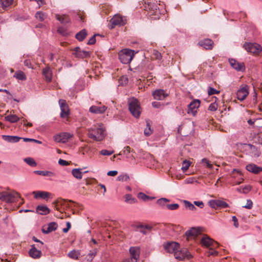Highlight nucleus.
Returning <instances> with one entry per match:
<instances>
[{
	"mask_svg": "<svg viewBox=\"0 0 262 262\" xmlns=\"http://www.w3.org/2000/svg\"><path fill=\"white\" fill-rule=\"evenodd\" d=\"M104 130L100 126H94L88 129V136L96 141H102L104 138Z\"/></svg>",
	"mask_w": 262,
	"mask_h": 262,
	"instance_id": "f257e3e1",
	"label": "nucleus"
},
{
	"mask_svg": "<svg viewBox=\"0 0 262 262\" xmlns=\"http://www.w3.org/2000/svg\"><path fill=\"white\" fill-rule=\"evenodd\" d=\"M135 54L134 50L129 49H124L121 50L119 53V59L123 64L129 63L132 60Z\"/></svg>",
	"mask_w": 262,
	"mask_h": 262,
	"instance_id": "f03ea898",
	"label": "nucleus"
},
{
	"mask_svg": "<svg viewBox=\"0 0 262 262\" xmlns=\"http://www.w3.org/2000/svg\"><path fill=\"white\" fill-rule=\"evenodd\" d=\"M128 103L130 113L135 117L139 118L141 112V108L138 99L134 97L130 98L128 99Z\"/></svg>",
	"mask_w": 262,
	"mask_h": 262,
	"instance_id": "7ed1b4c3",
	"label": "nucleus"
},
{
	"mask_svg": "<svg viewBox=\"0 0 262 262\" xmlns=\"http://www.w3.org/2000/svg\"><path fill=\"white\" fill-rule=\"evenodd\" d=\"M20 194L16 191L8 192L3 191L0 193V200L7 203H11L17 201L18 198H20Z\"/></svg>",
	"mask_w": 262,
	"mask_h": 262,
	"instance_id": "20e7f679",
	"label": "nucleus"
},
{
	"mask_svg": "<svg viewBox=\"0 0 262 262\" xmlns=\"http://www.w3.org/2000/svg\"><path fill=\"white\" fill-rule=\"evenodd\" d=\"M243 48L248 52L253 54H258L262 51L260 45L256 43L245 42Z\"/></svg>",
	"mask_w": 262,
	"mask_h": 262,
	"instance_id": "39448f33",
	"label": "nucleus"
},
{
	"mask_svg": "<svg viewBox=\"0 0 262 262\" xmlns=\"http://www.w3.org/2000/svg\"><path fill=\"white\" fill-rule=\"evenodd\" d=\"M174 257L179 260L190 259L192 255L187 248H182L180 250H178L174 253Z\"/></svg>",
	"mask_w": 262,
	"mask_h": 262,
	"instance_id": "423d86ee",
	"label": "nucleus"
},
{
	"mask_svg": "<svg viewBox=\"0 0 262 262\" xmlns=\"http://www.w3.org/2000/svg\"><path fill=\"white\" fill-rule=\"evenodd\" d=\"M200 243L203 246H204L206 248H209L210 247L216 248L219 245L216 242L214 241L207 235L203 236L201 239Z\"/></svg>",
	"mask_w": 262,
	"mask_h": 262,
	"instance_id": "0eeeda50",
	"label": "nucleus"
},
{
	"mask_svg": "<svg viewBox=\"0 0 262 262\" xmlns=\"http://www.w3.org/2000/svg\"><path fill=\"white\" fill-rule=\"evenodd\" d=\"M249 94V87L247 85H242L237 91L236 96L238 100L242 101Z\"/></svg>",
	"mask_w": 262,
	"mask_h": 262,
	"instance_id": "6e6552de",
	"label": "nucleus"
},
{
	"mask_svg": "<svg viewBox=\"0 0 262 262\" xmlns=\"http://www.w3.org/2000/svg\"><path fill=\"white\" fill-rule=\"evenodd\" d=\"M59 104L61 110L60 117L62 118H67L70 115V109L66 100L59 99Z\"/></svg>",
	"mask_w": 262,
	"mask_h": 262,
	"instance_id": "1a4fd4ad",
	"label": "nucleus"
},
{
	"mask_svg": "<svg viewBox=\"0 0 262 262\" xmlns=\"http://www.w3.org/2000/svg\"><path fill=\"white\" fill-rule=\"evenodd\" d=\"M110 28L112 29L116 26H123L125 24V21L123 17L120 15H115L110 20Z\"/></svg>",
	"mask_w": 262,
	"mask_h": 262,
	"instance_id": "9d476101",
	"label": "nucleus"
},
{
	"mask_svg": "<svg viewBox=\"0 0 262 262\" xmlns=\"http://www.w3.org/2000/svg\"><path fill=\"white\" fill-rule=\"evenodd\" d=\"M163 246L167 252L174 254L180 249V244L175 242H167L164 244Z\"/></svg>",
	"mask_w": 262,
	"mask_h": 262,
	"instance_id": "9b49d317",
	"label": "nucleus"
},
{
	"mask_svg": "<svg viewBox=\"0 0 262 262\" xmlns=\"http://www.w3.org/2000/svg\"><path fill=\"white\" fill-rule=\"evenodd\" d=\"M132 262H137L140 257V249L139 247H131L129 250Z\"/></svg>",
	"mask_w": 262,
	"mask_h": 262,
	"instance_id": "f8f14e48",
	"label": "nucleus"
},
{
	"mask_svg": "<svg viewBox=\"0 0 262 262\" xmlns=\"http://www.w3.org/2000/svg\"><path fill=\"white\" fill-rule=\"evenodd\" d=\"M73 54L75 57L82 59L89 57L90 56V53L89 52L82 50L78 47L74 48Z\"/></svg>",
	"mask_w": 262,
	"mask_h": 262,
	"instance_id": "ddd939ff",
	"label": "nucleus"
},
{
	"mask_svg": "<svg viewBox=\"0 0 262 262\" xmlns=\"http://www.w3.org/2000/svg\"><path fill=\"white\" fill-rule=\"evenodd\" d=\"M169 96V94L162 89H158L152 92L154 98L157 100H163Z\"/></svg>",
	"mask_w": 262,
	"mask_h": 262,
	"instance_id": "4468645a",
	"label": "nucleus"
},
{
	"mask_svg": "<svg viewBox=\"0 0 262 262\" xmlns=\"http://www.w3.org/2000/svg\"><path fill=\"white\" fill-rule=\"evenodd\" d=\"M229 62L230 66L237 71L245 70V64L243 62H239L234 59H229Z\"/></svg>",
	"mask_w": 262,
	"mask_h": 262,
	"instance_id": "2eb2a0df",
	"label": "nucleus"
},
{
	"mask_svg": "<svg viewBox=\"0 0 262 262\" xmlns=\"http://www.w3.org/2000/svg\"><path fill=\"white\" fill-rule=\"evenodd\" d=\"M31 248L29 251V254L30 257L34 259H38L41 257L42 252L41 250L37 249L35 245H31Z\"/></svg>",
	"mask_w": 262,
	"mask_h": 262,
	"instance_id": "dca6fc26",
	"label": "nucleus"
},
{
	"mask_svg": "<svg viewBox=\"0 0 262 262\" xmlns=\"http://www.w3.org/2000/svg\"><path fill=\"white\" fill-rule=\"evenodd\" d=\"M200 101L198 99L193 100L188 105V113H191L193 115L196 113V110L200 106Z\"/></svg>",
	"mask_w": 262,
	"mask_h": 262,
	"instance_id": "f3484780",
	"label": "nucleus"
},
{
	"mask_svg": "<svg viewBox=\"0 0 262 262\" xmlns=\"http://www.w3.org/2000/svg\"><path fill=\"white\" fill-rule=\"evenodd\" d=\"M213 44V41L211 39L208 38L201 40L198 42V45L206 50H211Z\"/></svg>",
	"mask_w": 262,
	"mask_h": 262,
	"instance_id": "a211bd4d",
	"label": "nucleus"
},
{
	"mask_svg": "<svg viewBox=\"0 0 262 262\" xmlns=\"http://www.w3.org/2000/svg\"><path fill=\"white\" fill-rule=\"evenodd\" d=\"M58 225L55 222H51L47 226H43L42 228V232L45 234H48L57 229Z\"/></svg>",
	"mask_w": 262,
	"mask_h": 262,
	"instance_id": "6ab92c4d",
	"label": "nucleus"
},
{
	"mask_svg": "<svg viewBox=\"0 0 262 262\" xmlns=\"http://www.w3.org/2000/svg\"><path fill=\"white\" fill-rule=\"evenodd\" d=\"M107 107L102 106L92 105L89 108V111L93 114H103L106 110Z\"/></svg>",
	"mask_w": 262,
	"mask_h": 262,
	"instance_id": "aec40b11",
	"label": "nucleus"
},
{
	"mask_svg": "<svg viewBox=\"0 0 262 262\" xmlns=\"http://www.w3.org/2000/svg\"><path fill=\"white\" fill-rule=\"evenodd\" d=\"M246 169L255 174H257L262 171V167H259L254 164H249L246 166Z\"/></svg>",
	"mask_w": 262,
	"mask_h": 262,
	"instance_id": "412c9836",
	"label": "nucleus"
},
{
	"mask_svg": "<svg viewBox=\"0 0 262 262\" xmlns=\"http://www.w3.org/2000/svg\"><path fill=\"white\" fill-rule=\"evenodd\" d=\"M200 233V231L199 228L195 227L191 228L190 230L187 231L185 233V235L187 238L190 237H196Z\"/></svg>",
	"mask_w": 262,
	"mask_h": 262,
	"instance_id": "4be33fe9",
	"label": "nucleus"
},
{
	"mask_svg": "<svg viewBox=\"0 0 262 262\" xmlns=\"http://www.w3.org/2000/svg\"><path fill=\"white\" fill-rule=\"evenodd\" d=\"M33 193L34 194V196L36 199L41 198L42 199H45L48 198H49L51 195V193L47 191H33Z\"/></svg>",
	"mask_w": 262,
	"mask_h": 262,
	"instance_id": "5701e85b",
	"label": "nucleus"
},
{
	"mask_svg": "<svg viewBox=\"0 0 262 262\" xmlns=\"http://www.w3.org/2000/svg\"><path fill=\"white\" fill-rule=\"evenodd\" d=\"M2 137L4 140L10 143L18 142L21 139V138L16 136L3 135Z\"/></svg>",
	"mask_w": 262,
	"mask_h": 262,
	"instance_id": "b1692460",
	"label": "nucleus"
},
{
	"mask_svg": "<svg viewBox=\"0 0 262 262\" xmlns=\"http://www.w3.org/2000/svg\"><path fill=\"white\" fill-rule=\"evenodd\" d=\"M42 74L45 77L47 82H50L52 80V73L50 67H48L42 70Z\"/></svg>",
	"mask_w": 262,
	"mask_h": 262,
	"instance_id": "393cba45",
	"label": "nucleus"
},
{
	"mask_svg": "<svg viewBox=\"0 0 262 262\" xmlns=\"http://www.w3.org/2000/svg\"><path fill=\"white\" fill-rule=\"evenodd\" d=\"M36 212L41 215H47L50 213V209L43 205H39L36 207Z\"/></svg>",
	"mask_w": 262,
	"mask_h": 262,
	"instance_id": "a878e982",
	"label": "nucleus"
},
{
	"mask_svg": "<svg viewBox=\"0 0 262 262\" xmlns=\"http://www.w3.org/2000/svg\"><path fill=\"white\" fill-rule=\"evenodd\" d=\"M55 17L56 19L63 24H66L70 22V19L66 15H60L59 14H56Z\"/></svg>",
	"mask_w": 262,
	"mask_h": 262,
	"instance_id": "bb28decb",
	"label": "nucleus"
},
{
	"mask_svg": "<svg viewBox=\"0 0 262 262\" xmlns=\"http://www.w3.org/2000/svg\"><path fill=\"white\" fill-rule=\"evenodd\" d=\"M87 35V32L85 29H82L80 32H78L76 35L75 38L79 41H83Z\"/></svg>",
	"mask_w": 262,
	"mask_h": 262,
	"instance_id": "cd10ccee",
	"label": "nucleus"
},
{
	"mask_svg": "<svg viewBox=\"0 0 262 262\" xmlns=\"http://www.w3.org/2000/svg\"><path fill=\"white\" fill-rule=\"evenodd\" d=\"M34 173L47 177H54L55 173L50 171H43V170H35L33 172Z\"/></svg>",
	"mask_w": 262,
	"mask_h": 262,
	"instance_id": "c85d7f7f",
	"label": "nucleus"
},
{
	"mask_svg": "<svg viewBox=\"0 0 262 262\" xmlns=\"http://www.w3.org/2000/svg\"><path fill=\"white\" fill-rule=\"evenodd\" d=\"M72 174L74 177L77 179H81L82 178V172L80 168H74L72 170Z\"/></svg>",
	"mask_w": 262,
	"mask_h": 262,
	"instance_id": "c756f323",
	"label": "nucleus"
},
{
	"mask_svg": "<svg viewBox=\"0 0 262 262\" xmlns=\"http://www.w3.org/2000/svg\"><path fill=\"white\" fill-rule=\"evenodd\" d=\"M5 120L11 123H16L19 118L16 115H9L5 117Z\"/></svg>",
	"mask_w": 262,
	"mask_h": 262,
	"instance_id": "7c9ffc66",
	"label": "nucleus"
},
{
	"mask_svg": "<svg viewBox=\"0 0 262 262\" xmlns=\"http://www.w3.org/2000/svg\"><path fill=\"white\" fill-rule=\"evenodd\" d=\"M80 255V253L78 250H73L69 252L68 256L72 259H78Z\"/></svg>",
	"mask_w": 262,
	"mask_h": 262,
	"instance_id": "2f4dec72",
	"label": "nucleus"
},
{
	"mask_svg": "<svg viewBox=\"0 0 262 262\" xmlns=\"http://www.w3.org/2000/svg\"><path fill=\"white\" fill-rule=\"evenodd\" d=\"M14 77L20 80H25L27 79L26 75L21 71L16 72L14 75Z\"/></svg>",
	"mask_w": 262,
	"mask_h": 262,
	"instance_id": "473e14b6",
	"label": "nucleus"
},
{
	"mask_svg": "<svg viewBox=\"0 0 262 262\" xmlns=\"http://www.w3.org/2000/svg\"><path fill=\"white\" fill-rule=\"evenodd\" d=\"M152 227L148 225H139L137 226V229H138L141 233L144 234H146V229L150 230Z\"/></svg>",
	"mask_w": 262,
	"mask_h": 262,
	"instance_id": "72a5a7b5",
	"label": "nucleus"
},
{
	"mask_svg": "<svg viewBox=\"0 0 262 262\" xmlns=\"http://www.w3.org/2000/svg\"><path fill=\"white\" fill-rule=\"evenodd\" d=\"M169 200L166 198H161L157 200V203L164 208H166V205H168L167 203L169 202Z\"/></svg>",
	"mask_w": 262,
	"mask_h": 262,
	"instance_id": "f704fd0d",
	"label": "nucleus"
},
{
	"mask_svg": "<svg viewBox=\"0 0 262 262\" xmlns=\"http://www.w3.org/2000/svg\"><path fill=\"white\" fill-rule=\"evenodd\" d=\"M125 202L129 204H135L137 202L136 198H133L132 195L130 194H126L125 196Z\"/></svg>",
	"mask_w": 262,
	"mask_h": 262,
	"instance_id": "c9c22d12",
	"label": "nucleus"
},
{
	"mask_svg": "<svg viewBox=\"0 0 262 262\" xmlns=\"http://www.w3.org/2000/svg\"><path fill=\"white\" fill-rule=\"evenodd\" d=\"M57 32L63 36H68L69 35L68 29L64 27H59L57 28Z\"/></svg>",
	"mask_w": 262,
	"mask_h": 262,
	"instance_id": "e433bc0d",
	"label": "nucleus"
},
{
	"mask_svg": "<svg viewBox=\"0 0 262 262\" xmlns=\"http://www.w3.org/2000/svg\"><path fill=\"white\" fill-rule=\"evenodd\" d=\"M97 253V250L95 249L93 250L90 251L88 255L87 261L89 262H92L94 257L95 256Z\"/></svg>",
	"mask_w": 262,
	"mask_h": 262,
	"instance_id": "4c0bfd02",
	"label": "nucleus"
},
{
	"mask_svg": "<svg viewBox=\"0 0 262 262\" xmlns=\"http://www.w3.org/2000/svg\"><path fill=\"white\" fill-rule=\"evenodd\" d=\"M59 135L60 136V137H62L63 143L67 142L68 139L72 137L71 134L68 133H62L59 134Z\"/></svg>",
	"mask_w": 262,
	"mask_h": 262,
	"instance_id": "58836bf2",
	"label": "nucleus"
},
{
	"mask_svg": "<svg viewBox=\"0 0 262 262\" xmlns=\"http://www.w3.org/2000/svg\"><path fill=\"white\" fill-rule=\"evenodd\" d=\"M35 17L39 21H42L46 18V15L44 13H43L41 11H38V12H37L35 14Z\"/></svg>",
	"mask_w": 262,
	"mask_h": 262,
	"instance_id": "ea45409f",
	"label": "nucleus"
},
{
	"mask_svg": "<svg viewBox=\"0 0 262 262\" xmlns=\"http://www.w3.org/2000/svg\"><path fill=\"white\" fill-rule=\"evenodd\" d=\"M24 161L32 167H35L37 165L35 160L32 158H26L24 159Z\"/></svg>",
	"mask_w": 262,
	"mask_h": 262,
	"instance_id": "a19ab883",
	"label": "nucleus"
},
{
	"mask_svg": "<svg viewBox=\"0 0 262 262\" xmlns=\"http://www.w3.org/2000/svg\"><path fill=\"white\" fill-rule=\"evenodd\" d=\"M13 2V0H0L1 4L3 8L9 7Z\"/></svg>",
	"mask_w": 262,
	"mask_h": 262,
	"instance_id": "79ce46f5",
	"label": "nucleus"
},
{
	"mask_svg": "<svg viewBox=\"0 0 262 262\" xmlns=\"http://www.w3.org/2000/svg\"><path fill=\"white\" fill-rule=\"evenodd\" d=\"M216 200V205H217V207H220V208H227L229 205L228 204L223 201H222V200Z\"/></svg>",
	"mask_w": 262,
	"mask_h": 262,
	"instance_id": "37998d69",
	"label": "nucleus"
},
{
	"mask_svg": "<svg viewBox=\"0 0 262 262\" xmlns=\"http://www.w3.org/2000/svg\"><path fill=\"white\" fill-rule=\"evenodd\" d=\"M138 198L143 201H146L149 199H154V198H151L145 194H144L143 192H139L138 194Z\"/></svg>",
	"mask_w": 262,
	"mask_h": 262,
	"instance_id": "c03bdc74",
	"label": "nucleus"
},
{
	"mask_svg": "<svg viewBox=\"0 0 262 262\" xmlns=\"http://www.w3.org/2000/svg\"><path fill=\"white\" fill-rule=\"evenodd\" d=\"M145 8L153 11L157 10V6L155 4L152 3H146Z\"/></svg>",
	"mask_w": 262,
	"mask_h": 262,
	"instance_id": "a18cd8bd",
	"label": "nucleus"
},
{
	"mask_svg": "<svg viewBox=\"0 0 262 262\" xmlns=\"http://www.w3.org/2000/svg\"><path fill=\"white\" fill-rule=\"evenodd\" d=\"M144 133L146 136H149L152 133L149 122L148 121L146 122V127L145 128Z\"/></svg>",
	"mask_w": 262,
	"mask_h": 262,
	"instance_id": "49530a36",
	"label": "nucleus"
},
{
	"mask_svg": "<svg viewBox=\"0 0 262 262\" xmlns=\"http://www.w3.org/2000/svg\"><path fill=\"white\" fill-rule=\"evenodd\" d=\"M179 205L178 204H171L166 205V208L170 210H175L178 209Z\"/></svg>",
	"mask_w": 262,
	"mask_h": 262,
	"instance_id": "de8ad7c7",
	"label": "nucleus"
},
{
	"mask_svg": "<svg viewBox=\"0 0 262 262\" xmlns=\"http://www.w3.org/2000/svg\"><path fill=\"white\" fill-rule=\"evenodd\" d=\"M129 179V176L126 174H121L119 175L118 177L117 180L119 181H122V182H126Z\"/></svg>",
	"mask_w": 262,
	"mask_h": 262,
	"instance_id": "09e8293b",
	"label": "nucleus"
},
{
	"mask_svg": "<svg viewBox=\"0 0 262 262\" xmlns=\"http://www.w3.org/2000/svg\"><path fill=\"white\" fill-rule=\"evenodd\" d=\"M190 162L188 161L185 160L182 163V170L184 172L186 171L190 166Z\"/></svg>",
	"mask_w": 262,
	"mask_h": 262,
	"instance_id": "8fccbe9b",
	"label": "nucleus"
},
{
	"mask_svg": "<svg viewBox=\"0 0 262 262\" xmlns=\"http://www.w3.org/2000/svg\"><path fill=\"white\" fill-rule=\"evenodd\" d=\"M220 91L215 90V89L209 86L208 89V94L210 96L215 94H219Z\"/></svg>",
	"mask_w": 262,
	"mask_h": 262,
	"instance_id": "3c124183",
	"label": "nucleus"
},
{
	"mask_svg": "<svg viewBox=\"0 0 262 262\" xmlns=\"http://www.w3.org/2000/svg\"><path fill=\"white\" fill-rule=\"evenodd\" d=\"M217 104L215 102L212 103L210 104L208 107V110L212 112L215 111L217 109Z\"/></svg>",
	"mask_w": 262,
	"mask_h": 262,
	"instance_id": "603ef678",
	"label": "nucleus"
},
{
	"mask_svg": "<svg viewBox=\"0 0 262 262\" xmlns=\"http://www.w3.org/2000/svg\"><path fill=\"white\" fill-rule=\"evenodd\" d=\"M114 152V150H107L106 149H102L100 151V154L103 156H110Z\"/></svg>",
	"mask_w": 262,
	"mask_h": 262,
	"instance_id": "864d4df0",
	"label": "nucleus"
},
{
	"mask_svg": "<svg viewBox=\"0 0 262 262\" xmlns=\"http://www.w3.org/2000/svg\"><path fill=\"white\" fill-rule=\"evenodd\" d=\"M216 200H210L209 202H208V205L209 206L212 208H214V209H216L217 208V205H216Z\"/></svg>",
	"mask_w": 262,
	"mask_h": 262,
	"instance_id": "5fc2aeb1",
	"label": "nucleus"
},
{
	"mask_svg": "<svg viewBox=\"0 0 262 262\" xmlns=\"http://www.w3.org/2000/svg\"><path fill=\"white\" fill-rule=\"evenodd\" d=\"M246 209H251L253 207V202L251 200H247L246 205L243 206Z\"/></svg>",
	"mask_w": 262,
	"mask_h": 262,
	"instance_id": "6e6d98bb",
	"label": "nucleus"
},
{
	"mask_svg": "<svg viewBox=\"0 0 262 262\" xmlns=\"http://www.w3.org/2000/svg\"><path fill=\"white\" fill-rule=\"evenodd\" d=\"M202 162L205 163L206 164V166L209 168L212 169L213 168V165L210 163L209 161L207 159L204 158L202 160Z\"/></svg>",
	"mask_w": 262,
	"mask_h": 262,
	"instance_id": "4d7b16f0",
	"label": "nucleus"
},
{
	"mask_svg": "<svg viewBox=\"0 0 262 262\" xmlns=\"http://www.w3.org/2000/svg\"><path fill=\"white\" fill-rule=\"evenodd\" d=\"M97 35H99V34H94L92 37H91V38L89 40L88 42V45H93L96 42V36H97Z\"/></svg>",
	"mask_w": 262,
	"mask_h": 262,
	"instance_id": "13d9d810",
	"label": "nucleus"
},
{
	"mask_svg": "<svg viewBox=\"0 0 262 262\" xmlns=\"http://www.w3.org/2000/svg\"><path fill=\"white\" fill-rule=\"evenodd\" d=\"M252 187L250 185H246L243 188L242 192L243 193H247L251 190Z\"/></svg>",
	"mask_w": 262,
	"mask_h": 262,
	"instance_id": "bf43d9fd",
	"label": "nucleus"
},
{
	"mask_svg": "<svg viewBox=\"0 0 262 262\" xmlns=\"http://www.w3.org/2000/svg\"><path fill=\"white\" fill-rule=\"evenodd\" d=\"M213 248H212V247L210 248V250L208 252V256H210V255L216 256V255H217L218 252L217 251L213 250Z\"/></svg>",
	"mask_w": 262,
	"mask_h": 262,
	"instance_id": "052dcab7",
	"label": "nucleus"
},
{
	"mask_svg": "<svg viewBox=\"0 0 262 262\" xmlns=\"http://www.w3.org/2000/svg\"><path fill=\"white\" fill-rule=\"evenodd\" d=\"M54 140L58 143H63V140L62 139V137H60V136L58 135H56L54 137Z\"/></svg>",
	"mask_w": 262,
	"mask_h": 262,
	"instance_id": "680f3d73",
	"label": "nucleus"
},
{
	"mask_svg": "<svg viewBox=\"0 0 262 262\" xmlns=\"http://www.w3.org/2000/svg\"><path fill=\"white\" fill-rule=\"evenodd\" d=\"M193 204L201 208H203L204 206V203L202 201H194Z\"/></svg>",
	"mask_w": 262,
	"mask_h": 262,
	"instance_id": "e2e57ef3",
	"label": "nucleus"
},
{
	"mask_svg": "<svg viewBox=\"0 0 262 262\" xmlns=\"http://www.w3.org/2000/svg\"><path fill=\"white\" fill-rule=\"evenodd\" d=\"M154 55L156 59H161L162 58L161 54L158 51H154Z\"/></svg>",
	"mask_w": 262,
	"mask_h": 262,
	"instance_id": "0e129e2a",
	"label": "nucleus"
},
{
	"mask_svg": "<svg viewBox=\"0 0 262 262\" xmlns=\"http://www.w3.org/2000/svg\"><path fill=\"white\" fill-rule=\"evenodd\" d=\"M58 164L62 166H67V165H69V163L68 161H67L61 159H60L59 160Z\"/></svg>",
	"mask_w": 262,
	"mask_h": 262,
	"instance_id": "69168bd1",
	"label": "nucleus"
},
{
	"mask_svg": "<svg viewBox=\"0 0 262 262\" xmlns=\"http://www.w3.org/2000/svg\"><path fill=\"white\" fill-rule=\"evenodd\" d=\"M151 104L152 107L157 108H160L162 105V104L160 102L156 101L152 102Z\"/></svg>",
	"mask_w": 262,
	"mask_h": 262,
	"instance_id": "338daca9",
	"label": "nucleus"
},
{
	"mask_svg": "<svg viewBox=\"0 0 262 262\" xmlns=\"http://www.w3.org/2000/svg\"><path fill=\"white\" fill-rule=\"evenodd\" d=\"M232 221L234 222V226L237 228L238 227V220L235 216H233L232 217Z\"/></svg>",
	"mask_w": 262,
	"mask_h": 262,
	"instance_id": "774afa93",
	"label": "nucleus"
}]
</instances>
